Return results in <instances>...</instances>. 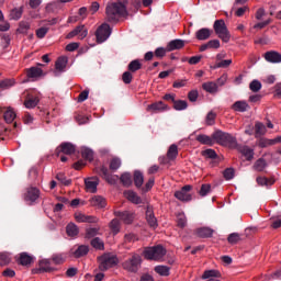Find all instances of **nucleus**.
Returning <instances> with one entry per match:
<instances>
[{
	"label": "nucleus",
	"instance_id": "nucleus-1",
	"mask_svg": "<svg viewBox=\"0 0 281 281\" xmlns=\"http://www.w3.org/2000/svg\"><path fill=\"white\" fill-rule=\"evenodd\" d=\"M105 14L109 23H117L120 19L128 16V11L122 2H110L105 8Z\"/></svg>",
	"mask_w": 281,
	"mask_h": 281
},
{
	"label": "nucleus",
	"instance_id": "nucleus-2",
	"mask_svg": "<svg viewBox=\"0 0 281 281\" xmlns=\"http://www.w3.org/2000/svg\"><path fill=\"white\" fill-rule=\"evenodd\" d=\"M212 137L220 146H226L227 148H234L236 146V137L227 132L217 130L212 134Z\"/></svg>",
	"mask_w": 281,
	"mask_h": 281
},
{
	"label": "nucleus",
	"instance_id": "nucleus-3",
	"mask_svg": "<svg viewBox=\"0 0 281 281\" xmlns=\"http://www.w3.org/2000/svg\"><path fill=\"white\" fill-rule=\"evenodd\" d=\"M98 262H99V269L101 271H109V269H113V267H117L120 263V259H117V256L111 254V252H105L98 257Z\"/></svg>",
	"mask_w": 281,
	"mask_h": 281
},
{
	"label": "nucleus",
	"instance_id": "nucleus-4",
	"mask_svg": "<svg viewBox=\"0 0 281 281\" xmlns=\"http://www.w3.org/2000/svg\"><path fill=\"white\" fill-rule=\"evenodd\" d=\"M143 256L146 260H162L166 256V249L161 245H156L154 247H146L143 251Z\"/></svg>",
	"mask_w": 281,
	"mask_h": 281
},
{
	"label": "nucleus",
	"instance_id": "nucleus-5",
	"mask_svg": "<svg viewBox=\"0 0 281 281\" xmlns=\"http://www.w3.org/2000/svg\"><path fill=\"white\" fill-rule=\"evenodd\" d=\"M213 27H214L215 34H217L218 38H221L223 43H229L232 35L229 34V30H227L225 20H216L214 22Z\"/></svg>",
	"mask_w": 281,
	"mask_h": 281
},
{
	"label": "nucleus",
	"instance_id": "nucleus-6",
	"mask_svg": "<svg viewBox=\"0 0 281 281\" xmlns=\"http://www.w3.org/2000/svg\"><path fill=\"white\" fill-rule=\"evenodd\" d=\"M142 267V256L133 254L131 258L123 262V269L130 273H137Z\"/></svg>",
	"mask_w": 281,
	"mask_h": 281
},
{
	"label": "nucleus",
	"instance_id": "nucleus-7",
	"mask_svg": "<svg viewBox=\"0 0 281 281\" xmlns=\"http://www.w3.org/2000/svg\"><path fill=\"white\" fill-rule=\"evenodd\" d=\"M111 36V26L106 23L101 24L95 31V37L98 43H104Z\"/></svg>",
	"mask_w": 281,
	"mask_h": 281
},
{
	"label": "nucleus",
	"instance_id": "nucleus-8",
	"mask_svg": "<svg viewBox=\"0 0 281 281\" xmlns=\"http://www.w3.org/2000/svg\"><path fill=\"white\" fill-rule=\"evenodd\" d=\"M192 190V186L187 184L182 187L179 191L175 192V198L178 199V201L188 202L192 201V194L188 193Z\"/></svg>",
	"mask_w": 281,
	"mask_h": 281
},
{
	"label": "nucleus",
	"instance_id": "nucleus-9",
	"mask_svg": "<svg viewBox=\"0 0 281 281\" xmlns=\"http://www.w3.org/2000/svg\"><path fill=\"white\" fill-rule=\"evenodd\" d=\"M60 153L64 155H74L76 153V146L71 143H61L55 150V155L60 157Z\"/></svg>",
	"mask_w": 281,
	"mask_h": 281
},
{
	"label": "nucleus",
	"instance_id": "nucleus-10",
	"mask_svg": "<svg viewBox=\"0 0 281 281\" xmlns=\"http://www.w3.org/2000/svg\"><path fill=\"white\" fill-rule=\"evenodd\" d=\"M38 196H41V191L36 187H30L24 194V201L26 203H34Z\"/></svg>",
	"mask_w": 281,
	"mask_h": 281
},
{
	"label": "nucleus",
	"instance_id": "nucleus-11",
	"mask_svg": "<svg viewBox=\"0 0 281 281\" xmlns=\"http://www.w3.org/2000/svg\"><path fill=\"white\" fill-rule=\"evenodd\" d=\"M85 186L87 192L95 194L98 192V186H100V179L98 177L87 178L85 179Z\"/></svg>",
	"mask_w": 281,
	"mask_h": 281
},
{
	"label": "nucleus",
	"instance_id": "nucleus-12",
	"mask_svg": "<svg viewBox=\"0 0 281 281\" xmlns=\"http://www.w3.org/2000/svg\"><path fill=\"white\" fill-rule=\"evenodd\" d=\"M114 216H116V218H120V221H123L125 225H131V223H133V220L135 218L133 213L128 211H115Z\"/></svg>",
	"mask_w": 281,
	"mask_h": 281
},
{
	"label": "nucleus",
	"instance_id": "nucleus-13",
	"mask_svg": "<svg viewBox=\"0 0 281 281\" xmlns=\"http://www.w3.org/2000/svg\"><path fill=\"white\" fill-rule=\"evenodd\" d=\"M168 105L162 101L151 103L147 106L149 113H164V111H168Z\"/></svg>",
	"mask_w": 281,
	"mask_h": 281
},
{
	"label": "nucleus",
	"instance_id": "nucleus-14",
	"mask_svg": "<svg viewBox=\"0 0 281 281\" xmlns=\"http://www.w3.org/2000/svg\"><path fill=\"white\" fill-rule=\"evenodd\" d=\"M100 175H102L103 179H105L110 186H115V183H117V179H120L117 176H111V173H109V169L104 166L100 168Z\"/></svg>",
	"mask_w": 281,
	"mask_h": 281
},
{
	"label": "nucleus",
	"instance_id": "nucleus-15",
	"mask_svg": "<svg viewBox=\"0 0 281 281\" xmlns=\"http://www.w3.org/2000/svg\"><path fill=\"white\" fill-rule=\"evenodd\" d=\"M146 221L149 227H153V229H156V227H158L157 217H155V213L153 212V207L150 206H147L146 210Z\"/></svg>",
	"mask_w": 281,
	"mask_h": 281
},
{
	"label": "nucleus",
	"instance_id": "nucleus-16",
	"mask_svg": "<svg viewBox=\"0 0 281 281\" xmlns=\"http://www.w3.org/2000/svg\"><path fill=\"white\" fill-rule=\"evenodd\" d=\"M183 47H186V41L173 40L168 43L167 52H175L176 49H183Z\"/></svg>",
	"mask_w": 281,
	"mask_h": 281
},
{
	"label": "nucleus",
	"instance_id": "nucleus-17",
	"mask_svg": "<svg viewBox=\"0 0 281 281\" xmlns=\"http://www.w3.org/2000/svg\"><path fill=\"white\" fill-rule=\"evenodd\" d=\"M267 63H281V54L276 50H269L265 54Z\"/></svg>",
	"mask_w": 281,
	"mask_h": 281
},
{
	"label": "nucleus",
	"instance_id": "nucleus-18",
	"mask_svg": "<svg viewBox=\"0 0 281 281\" xmlns=\"http://www.w3.org/2000/svg\"><path fill=\"white\" fill-rule=\"evenodd\" d=\"M75 221L77 223H98V218L82 213H75Z\"/></svg>",
	"mask_w": 281,
	"mask_h": 281
},
{
	"label": "nucleus",
	"instance_id": "nucleus-19",
	"mask_svg": "<svg viewBox=\"0 0 281 281\" xmlns=\"http://www.w3.org/2000/svg\"><path fill=\"white\" fill-rule=\"evenodd\" d=\"M233 111H236L237 113H245L248 109H250L249 103L247 101H236L232 105Z\"/></svg>",
	"mask_w": 281,
	"mask_h": 281
},
{
	"label": "nucleus",
	"instance_id": "nucleus-20",
	"mask_svg": "<svg viewBox=\"0 0 281 281\" xmlns=\"http://www.w3.org/2000/svg\"><path fill=\"white\" fill-rule=\"evenodd\" d=\"M195 234L199 238H212V236H214V229L210 227H201L195 231Z\"/></svg>",
	"mask_w": 281,
	"mask_h": 281
},
{
	"label": "nucleus",
	"instance_id": "nucleus-21",
	"mask_svg": "<svg viewBox=\"0 0 281 281\" xmlns=\"http://www.w3.org/2000/svg\"><path fill=\"white\" fill-rule=\"evenodd\" d=\"M195 139L196 142L205 146H214V143H215L214 137L207 136L205 134L198 135Z\"/></svg>",
	"mask_w": 281,
	"mask_h": 281
},
{
	"label": "nucleus",
	"instance_id": "nucleus-22",
	"mask_svg": "<svg viewBox=\"0 0 281 281\" xmlns=\"http://www.w3.org/2000/svg\"><path fill=\"white\" fill-rule=\"evenodd\" d=\"M211 36H212V31L205 27L200 29L195 33V37L198 38V41H207V38H210Z\"/></svg>",
	"mask_w": 281,
	"mask_h": 281
},
{
	"label": "nucleus",
	"instance_id": "nucleus-23",
	"mask_svg": "<svg viewBox=\"0 0 281 281\" xmlns=\"http://www.w3.org/2000/svg\"><path fill=\"white\" fill-rule=\"evenodd\" d=\"M90 203L93 207H106V200L101 195H95L90 200Z\"/></svg>",
	"mask_w": 281,
	"mask_h": 281
},
{
	"label": "nucleus",
	"instance_id": "nucleus-24",
	"mask_svg": "<svg viewBox=\"0 0 281 281\" xmlns=\"http://www.w3.org/2000/svg\"><path fill=\"white\" fill-rule=\"evenodd\" d=\"M202 89L206 91V93H216V91H218V83L214 81H207L202 85Z\"/></svg>",
	"mask_w": 281,
	"mask_h": 281
},
{
	"label": "nucleus",
	"instance_id": "nucleus-25",
	"mask_svg": "<svg viewBox=\"0 0 281 281\" xmlns=\"http://www.w3.org/2000/svg\"><path fill=\"white\" fill-rule=\"evenodd\" d=\"M214 278H221V272L217 270H206L202 276V280L216 281Z\"/></svg>",
	"mask_w": 281,
	"mask_h": 281
},
{
	"label": "nucleus",
	"instance_id": "nucleus-26",
	"mask_svg": "<svg viewBox=\"0 0 281 281\" xmlns=\"http://www.w3.org/2000/svg\"><path fill=\"white\" fill-rule=\"evenodd\" d=\"M19 262L22 265V267H27L34 262V258L27 252H22L20 254Z\"/></svg>",
	"mask_w": 281,
	"mask_h": 281
},
{
	"label": "nucleus",
	"instance_id": "nucleus-27",
	"mask_svg": "<svg viewBox=\"0 0 281 281\" xmlns=\"http://www.w3.org/2000/svg\"><path fill=\"white\" fill-rule=\"evenodd\" d=\"M87 254H89V246L87 245L78 246V248L72 251L75 258H82L83 256H87Z\"/></svg>",
	"mask_w": 281,
	"mask_h": 281
},
{
	"label": "nucleus",
	"instance_id": "nucleus-28",
	"mask_svg": "<svg viewBox=\"0 0 281 281\" xmlns=\"http://www.w3.org/2000/svg\"><path fill=\"white\" fill-rule=\"evenodd\" d=\"M134 184L138 190L144 186V173L139 170L134 171Z\"/></svg>",
	"mask_w": 281,
	"mask_h": 281
},
{
	"label": "nucleus",
	"instance_id": "nucleus-29",
	"mask_svg": "<svg viewBox=\"0 0 281 281\" xmlns=\"http://www.w3.org/2000/svg\"><path fill=\"white\" fill-rule=\"evenodd\" d=\"M267 160L265 158H259L255 161L252 168L257 172H265V168H267Z\"/></svg>",
	"mask_w": 281,
	"mask_h": 281
},
{
	"label": "nucleus",
	"instance_id": "nucleus-30",
	"mask_svg": "<svg viewBox=\"0 0 281 281\" xmlns=\"http://www.w3.org/2000/svg\"><path fill=\"white\" fill-rule=\"evenodd\" d=\"M27 78H41L43 76V69L38 67H31L26 70Z\"/></svg>",
	"mask_w": 281,
	"mask_h": 281
},
{
	"label": "nucleus",
	"instance_id": "nucleus-31",
	"mask_svg": "<svg viewBox=\"0 0 281 281\" xmlns=\"http://www.w3.org/2000/svg\"><path fill=\"white\" fill-rule=\"evenodd\" d=\"M9 16L11 21H19L23 16V7L12 9Z\"/></svg>",
	"mask_w": 281,
	"mask_h": 281
},
{
	"label": "nucleus",
	"instance_id": "nucleus-32",
	"mask_svg": "<svg viewBox=\"0 0 281 281\" xmlns=\"http://www.w3.org/2000/svg\"><path fill=\"white\" fill-rule=\"evenodd\" d=\"M120 181L125 188H130V186H133V176L130 172H125L121 175Z\"/></svg>",
	"mask_w": 281,
	"mask_h": 281
},
{
	"label": "nucleus",
	"instance_id": "nucleus-33",
	"mask_svg": "<svg viewBox=\"0 0 281 281\" xmlns=\"http://www.w3.org/2000/svg\"><path fill=\"white\" fill-rule=\"evenodd\" d=\"M66 234H68V236H78V234H80V228H78V225L74 224V223H69L66 226Z\"/></svg>",
	"mask_w": 281,
	"mask_h": 281
},
{
	"label": "nucleus",
	"instance_id": "nucleus-34",
	"mask_svg": "<svg viewBox=\"0 0 281 281\" xmlns=\"http://www.w3.org/2000/svg\"><path fill=\"white\" fill-rule=\"evenodd\" d=\"M38 102H40L38 97H29L24 101V106L25 109H34L38 105Z\"/></svg>",
	"mask_w": 281,
	"mask_h": 281
},
{
	"label": "nucleus",
	"instance_id": "nucleus-35",
	"mask_svg": "<svg viewBox=\"0 0 281 281\" xmlns=\"http://www.w3.org/2000/svg\"><path fill=\"white\" fill-rule=\"evenodd\" d=\"M240 153L246 158V161H251V159H254V149L249 146L241 147Z\"/></svg>",
	"mask_w": 281,
	"mask_h": 281
},
{
	"label": "nucleus",
	"instance_id": "nucleus-36",
	"mask_svg": "<svg viewBox=\"0 0 281 281\" xmlns=\"http://www.w3.org/2000/svg\"><path fill=\"white\" fill-rule=\"evenodd\" d=\"M90 245L99 251H104V241L100 237L92 238Z\"/></svg>",
	"mask_w": 281,
	"mask_h": 281
},
{
	"label": "nucleus",
	"instance_id": "nucleus-37",
	"mask_svg": "<svg viewBox=\"0 0 281 281\" xmlns=\"http://www.w3.org/2000/svg\"><path fill=\"white\" fill-rule=\"evenodd\" d=\"M12 262V257L9 252H0V267H8Z\"/></svg>",
	"mask_w": 281,
	"mask_h": 281
},
{
	"label": "nucleus",
	"instance_id": "nucleus-38",
	"mask_svg": "<svg viewBox=\"0 0 281 281\" xmlns=\"http://www.w3.org/2000/svg\"><path fill=\"white\" fill-rule=\"evenodd\" d=\"M67 67V57H59L55 63V69L57 71H65Z\"/></svg>",
	"mask_w": 281,
	"mask_h": 281
},
{
	"label": "nucleus",
	"instance_id": "nucleus-39",
	"mask_svg": "<svg viewBox=\"0 0 281 281\" xmlns=\"http://www.w3.org/2000/svg\"><path fill=\"white\" fill-rule=\"evenodd\" d=\"M127 69L132 74H135V71H139V69H142V63L139 59H134L128 64Z\"/></svg>",
	"mask_w": 281,
	"mask_h": 281
},
{
	"label": "nucleus",
	"instance_id": "nucleus-40",
	"mask_svg": "<svg viewBox=\"0 0 281 281\" xmlns=\"http://www.w3.org/2000/svg\"><path fill=\"white\" fill-rule=\"evenodd\" d=\"M126 196L128 201H131L132 203H135V205H139V203H142V198H139V195H137L135 191H127Z\"/></svg>",
	"mask_w": 281,
	"mask_h": 281
},
{
	"label": "nucleus",
	"instance_id": "nucleus-41",
	"mask_svg": "<svg viewBox=\"0 0 281 281\" xmlns=\"http://www.w3.org/2000/svg\"><path fill=\"white\" fill-rule=\"evenodd\" d=\"M179 155V147H177V145H171L167 151V157L168 159H170L171 161L173 159H177V156Z\"/></svg>",
	"mask_w": 281,
	"mask_h": 281
},
{
	"label": "nucleus",
	"instance_id": "nucleus-42",
	"mask_svg": "<svg viewBox=\"0 0 281 281\" xmlns=\"http://www.w3.org/2000/svg\"><path fill=\"white\" fill-rule=\"evenodd\" d=\"M4 121L7 124H12L16 117V113L12 109H8L3 114Z\"/></svg>",
	"mask_w": 281,
	"mask_h": 281
},
{
	"label": "nucleus",
	"instance_id": "nucleus-43",
	"mask_svg": "<svg viewBox=\"0 0 281 281\" xmlns=\"http://www.w3.org/2000/svg\"><path fill=\"white\" fill-rule=\"evenodd\" d=\"M154 270L158 273V276H170V267L168 266H156Z\"/></svg>",
	"mask_w": 281,
	"mask_h": 281
},
{
	"label": "nucleus",
	"instance_id": "nucleus-44",
	"mask_svg": "<svg viewBox=\"0 0 281 281\" xmlns=\"http://www.w3.org/2000/svg\"><path fill=\"white\" fill-rule=\"evenodd\" d=\"M30 22L21 21L16 30L18 34H27L30 32Z\"/></svg>",
	"mask_w": 281,
	"mask_h": 281
},
{
	"label": "nucleus",
	"instance_id": "nucleus-45",
	"mask_svg": "<svg viewBox=\"0 0 281 281\" xmlns=\"http://www.w3.org/2000/svg\"><path fill=\"white\" fill-rule=\"evenodd\" d=\"M173 109L176 111H186V109H188V101L186 100L173 101Z\"/></svg>",
	"mask_w": 281,
	"mask_h": 281
},
{
	"label": "nucleus",
	"instance_id": "nucleus-46",
	"mask_svg": "<svg viewBox=\"0 0 281 281\" xmlns=\"http://www.w3.org/2000/svg\"><path fill=\"white\" fill-rule=\"evenodd\" d=\"M120 227H121L120 220L114 218V220L111 221L110 229L114 234V236H116V234H120Z\"/></svg>",
	"mask_w": 281,
	"mask_h": 281
},
{
	"label": "nucleus",
	"instance_id": "nucleus-47",
	"mask_svg": "<svg viewBox=\"0 0 281 281\" xmlns=\"http://www.w3.org/2000/svg\"><path fill=\"white\" fill-rule=\"evenodd\" d=\"M81 157L87 161H93V150L85 147L81 149Z\"/></svg>",
	"mask_w": 281,
	"mask_h": 281
},
{
	"label": "nucleus",
	"instance_id": "nucleus-48",
	"mask_svg": "<svg viewBox=\"0 0 281 281\" xmlns=\"http://www.w3.org/2000/svg\"><path fill=\"white\" fill-rule=\"evenodd\" d=\"M257 183L258 186H273V183H276V180L268 179L266 177H257Z\"/></svg>",
	"mask_w": 281,
	"mask_h": 281
},
{
	"label": "nucleus",
	"instance_id": "nucleus-49",
	"mask_svg": "<svg viewBox=\"0 0 281 281\" xmlns=\"http://www.w3.org/2000/svg\"><path fill=\"white\" fill-rule=\"evenodd\" d=\"M249 89L250 91H252L254 93H258V91H260L262 89V83L259 80H252L249 85Z\"/></svg>",
	"mask_w": 281,
	"mask_h": 281
},
{
	"label": "nucleus",
	"instance_id": "nucleus-50",
	"mask_svg": "<svg viewBox=\"0 0 281 281\" xmlns=\"http://www.w3.org/2000/svg\"><path fill=\"white\" fill-rule=\"evenodd\" d=\"M40 271H44L45 273L53 271L52 267H49V260L44 259L40 262Z\"/></svg>",
	"mask_w": 281,
	"mask_h": 281
},
{
	"label": "nucleus",
	"instance_id": "nucleus-51",
	"mask_svg": "<svg viewBox=\"0 0 281 281\" xmlns=\"http://www.w3.org/2000/svg\"><path fill=\"white\" fill-rule=\"evenodd\" d=\"M100 235V228L93 227V228H87L86 229V238H94L95 236Z\"/></svg>",
	"mask_w": 281,
	"mask_h": 281
},
{
	"label": "nucleus",
	"instance_id": "nucleus-52",
	"mask_svg": "<svg viewBox=\"0 0 281 281\" xmlns=\"http://www.w3.org/2000/svg\"><path fill=\"white\" fill-rule=\"evenodd\" d=\"M66 258L67 256H65V254H56V255H53L52 260L55 265H63Z\"/></svg>",
	"mask_w": 281,
	"mask_h": 281
},
{
	"label": "nucleus",
	"instance_id": "nucleus-53",
	"mask_svg": "<svg viewBox=\"0 0 281 281\" xmlns=\"http://www.w3.org/2000/svg\"><path fill=\"white\" fill-rule=\"evenodd\" d=\"M56 179H57V181L63 183V186H71V179H67L65 173H57Z\"/></svg>",
	"mask_w": 281,
	"mask_h": 281
},
{
	"label": "nucleus",
	"instance_id": "nucleus-54",
	"mask_svg": "<svg viewBox=\"0 0 281 281\" xmlns=\"http://www.w3.org/2000/svg\"><path fill=\"white\" fill-rule=\"evenodd\" d=\"M203 157H206V159H216L218 155L216 154V150L214 149H206L202 151Z\"/></svg>",
	"mask_w": 281,
	"mask_h": 281
},
{
	"label": "nucleus",
	"instance_id": "nucleus-55",
	"mask_svg": "<svg viewBox=\"0 0 281 281\" xmlns=\"http://www.w3.org/2000/svg\"><path fill=\"white\" fill-rule=\"evenodd\" d=\"M215 120L216 113H214L213 111L209 112L205 119L207 126H214Z\"/></svg>",
	"mask_w": 281,
	"mask_h": 281
},
{
	"label": "nucleus",
	"instance_id": "nucleus-56",
	"mask_svg": "<svg viewBox=\"0 0 281 281\" xmlns=\"http://www.w3.org/2000/svg\"><path fill=\"white\" fill-rule=\"evenodd\" d=\"M211 191H212L211 184H202L199 191V194L200 196H207V194H210Z\"/></svg>",
	"mask_w": 281,
	"mask_h": 281
},
{
	"label": "nucleus",
	"instance_id": "nucleus-57",
	"mask_svg": "<svg viewBox=\"0 0 281 281\" xmlns=\"http://www.w3.org/2000/svg\"><path fill=\"white\" fill-rule=\"evenodd\" d=\"M234 168H226L223 172V177L226 179V181H232V179H234Z\"/></svg>",
	"mask_w": 281,
	"mask_h": 281
},
{
	"label": "nucleus",
	"instance_id": "nucleus-58",
	"mask_svg": "<svg viewBox=\"0 0 281 281\" xmlns=\"http://www.w3.org/2000/svg\"><path fill=\"white\" fill-rule=\"evenodd\" d=\"M177 225L181 229H183V227H186V225H188V218H186L184 214H179L178 215Z\"/></svg>",
	"mask_w": 281,
	"mask_h": 281
},
{
	"label": "nucleus",
	"instance_id": "nucleus-59",
	"mask_svg": "<svg viewBox=\"0 0 281 281\" xmlns=\"http://www.w3.org/2000/svg\"><path fill=\"white\" fill-rule=\"evenodd\" d=\"M259 148H268V146H273V143L269 138H260L258 140Z\"/></svg>",
	"mask_w": 281,
	"mask_h": 281
},
{
	"label": "nucleus",
	"instance_id": "nucleus-60",
	"mask_svg": "<svg viewBox=\"0 0 281 281\" xmlns=\"http://www.w3.org/2000/svg\"><path fill=\"white\" fill-rule=\"evenodd\" d=\"M85 29V25L76 26L70 33L67 34L66 38H74L75 36H78L80 32Z\"/></svg>",
	"mask_w": 281,
	"mask_h": 281
},
{
	"label": "nucleus",
	"instance_id": "nucleus-61",
	"mask_svg": "<svg viewBox=\"0 0 281 281\" xmlns=\"http://www.w3.org/2000/svg\"><path fill=\"white\" fill-rule=\"evenodd\" d=\"M266 131H267V127H265V124L260 122H257L255 124V132L257 135H265Z\"/></svg>",
	"mask_w": 281,
	"mask_h": 281
},
{
	"label": "nucleus",
	"instance_id": "nucleus-62",
	"mask_svg": "<svg viewBox=\"0 0 281 281\" xmlns=\"http://www.w3.org/2000/svg\"><path fill=\"white\" fill-rule=\"evenodd\" d=\"M120 166H122V160H120V158H113L110 161V170H119Z\"/></svg>",
	"mask_w": 281,
	"mask_h": 281
},
{
	"label": "nucleus",
	"instance_id": "nucleus-63",
	"mask_svg": "<svg viewBox=\"0 0 281 281\" xmlns=\"http://www.w3.org/2000/svg\"><path fill=\"white\" fill-rule=\"evenodd\" d=\"M10 87H14V80L4 79L0 81V89H10Z\"/></svg>",
	"mask_w": 281,
	"mask_h": 281
},
{
	"label": "nucleus",
	"instance_id": "nucleus-64",
	"mask_svg": "<svg viewBox=\"0 0 281 281\" xmlns=\"http://www.w3.org/2000/svg\"><path fill=\"white\" fill-rule=\"evenodd\" d=\"M227 240L231 245H236V243H238V240H240V235L238 233H233V234L228 235Z\"/></svg>",
	"mask_w": 281,
	"mask_h": 281
}]
</instances>
